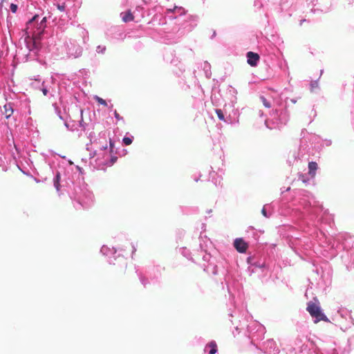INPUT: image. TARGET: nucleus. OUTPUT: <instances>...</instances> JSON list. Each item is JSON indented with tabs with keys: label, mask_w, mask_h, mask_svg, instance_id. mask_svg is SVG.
<instances>
[{
	"label": "nucleus",
	"mask_w": 354,
	"mask_h": 354,
	"mask_svg": "<svg viewBox=\"0 0 354 354\" xmlns=\"http://www.w3.org/2000/svg\"><path fill=\"white\" fill-rule=\"evenodd\" d=\"M46 17H44L41 21H40V23L38 24V31L39 32H44V30L46 27Z\"/></svg>",
	"instance_id": "10"
},
{
	"label": "nucleus",
	"mask_w": 354,
	"mask_h": 354,
	"mask_svg": "<svg viewBox=\"0 0 354 354\" xmlns=\"http://www.w3.org/2000/svg\"><path fill=\"white\" fill-rule=\"evenodd\" d=\"M10 10L12 12H14V13L16 12L17 10V6L16 4L11 3Z\"/></svg>",
	"instance_id": "19"
},
{
	"label": "nucleus",
	"mask_w": 354,
	"mask_h": 354,
	"mask_svg": "<svg viewBox=\"0 0 354 354\" xmlns=\"http://www.w3.org/2000/svg\"><path fill=\"white\" fill-rule=\"evenodd\" d=\"M59 178H60V177H59V174H57V175L56 176V180H55V181H57V182H59Z\"/></svg>",
	"instance_id": "21"
},
{
	"label": "nucleus",
	"mask_w": 354,
	"mask_h": 354,
	"mask_svg": "<svg viewBox=\"0 0 354 354\" xmlns=\"http://www.w3.org/2000/svg\"><path fill=\"white\" fill-rule=\"evenodd\" d=\"M260 99L265 107H266V108L271 107V104L266 99V97L262 96V97H261Z\"/></svg>",
	"instance_id": "12"
},
{
	"label": "nucleus",
	"mask_w": 354,
	"mask_h": 354,
	"mask_svg": "<svg viewBox=\"0 0 354 354\" xmlns=\"http://www.w3.org/2000/svg\"><path fill=\"white\" fill-rule=\"evenodd\" d=\"M109 264L112 272L118 274H124L127 266V259L123 256L118 255L113 259H110Z\"/></svg>",
	"instance_id": "2"
},
{
	"label": "nucleus",
	"mask_w": 354,
	"mask_h": 354,
	"mask_svg": "<svg viewBox=\"0 0 354 354\" xmlns=\"http://www.w3.org/2000/svg\"><path fill=\"white\" fill-rule=\"evenodd\" d=\"M123 22H129L134 20V16L131 10H128L120 14Z\"/></svg>",
	"instance_id": "7"
},
{
	"label": "nucleus",
	"mask_w": 354,
	"mask_h": 354,
	"mask_svg": "<svg viewBox=\"0 0 354 354\" xmlns=\"http://www.w3.org/2000/svg\"><path fill=\"white\" fill-rule=\"evenodd\" d=\"M37 18L38 15H35L31 19L28 21L27 23V26L26 29V35H27V31H36L38 32V24H37Z\"/></svg>",
	"instance_id": "6"
},
{
	"label": "nucleus",
	"mask_w": 354,
	"mask_h": 354,
	"mask_svg": "<svg viewBox=\"0 0 354 354\" xmlns=\"http://www.w3.org/2000/svg\"><path fill=\"white\" fill-rule=\"evenodd\" d=\"M43 32H39V31H27L26 39L27 42V46L30 50H32L34 49L38 50L41 48V44L40 41Z\"/></svg>",
	"instance_id": "1"
},
{
	"label": "nucleus",
	"mask_w": 354,
	"mask_h": 354,
	"mask_svg": "<svg viewBox=\"0 0 354 354\" xmlns=\"http://www.w3.org/2000/svg\"><path fill=\"white\" fill-rule=\"evenodd\" d=\"M246 57L248 59L247 62L251 66H256L260 59V57L257 53H253L252 51L248 52Z\"/></svg>",
	"instance_id": "5"
},
{
	"label": "nucleus",
	"mask_w": 354,
	"mask_h": 354,
	"mask_svg": "<svg viewBox=\"0 0 354 354\" xmlns=\"http://www.w3.org/2000/svg\"><path fill=\"white\" fill-rule=\"evenodd\" d=\"M55 185L56 186L57 189H58L59 182L55 181Z\"/></svg>",
	"instance_id": "22"
},
{
	"label": "nucleus",
	"mask_w": 354,
	"mask_h": 354,
	"mask_svg": "<svg viewBox=\"0 0 354 354\" xmlns=\"http://www.w3.org/2000/svg\"><path fill=\"white\" fill-rule=\"evenodd\" d=\"M57 8L58 10H59L60 11H64L65 8H66V4L64 3H63L62 5L60 4H57Z\"/></svg>",
	"instance_id": "17"
},
{
	"label": "nucleus",
	"mask_w": 354,
	"mask_h": 354,
	"mask_svg": "<svg viewBox=\"0 0 354 354\" xmlns=\"http://www.w3.org/2000/svg\"><path fill=\"white\" fill-rule=\"evenodd\" d=\"M262 213H263V214L264 216H266V209L264 208L262 209Z\"/></svg>",
	"instance_id": "23"
},
{
	"label": "nucleus",
	"mask_w": 354,
	"mask_h": 354,
	"mask_svg": "<svg viewBox=\"0 0 354 354\" xmlns=\"http://www.w3.org/2000/svg\"><path fill=\"white\" fill-rule=\"evenodd\" d=\"M216 113L218 118L221 120H225L224 114L223 113L222 110H221V109H216Z\"/></svg>",
	"instance_id": "13"
},
{
	"label": "nucleus",
	"mask_w": 354,
	"mask_h": 354,
	"mask_svg": "<svg viewBox=\"0 0 354 354\" xmlns=\"http://www.w3.org/2000/svg\"><path fill=\"white\" fill-rule=\"evenodd\" d=\"M114 116H115V119H116L118 121H120V120H123L122 117H121V116L120 115V114L117 112V111H114Z\"/></svg>",
	"instance_id": "18"
},
{
	"label": "nucleus",
	"mask_w": 354,
	"mask_h": 354,
	"mask_svg": "<svg viewBox=\"0 0 354 354\" xmlns=\"http://www.w3.org/2000/svg\"><path fill=\"white\" fill-rule=\"evenodd\" d=\"M211 349L209 351V354H215L217 351V346L215 342H211L207 344Z\"/></svg>",
	"instance_id": "11"
},
{
	"label": "nucleus",
	"mask_w": 354,
	"mask_h": 354,
	"mask_svg": "<svg viewBox=\"0 0 354 354\" xmlns=\"http://www.w3.org/2000/svg\"><path fill=\"white\" fill-rule=\"evenodd\" d=\"M301 180L304 182V183H306L307 180L304 178V176L303 175L301 176Z\"/></svg>",
	"instance_id": "20"
},
{
	"label": "nucleus",
	"mask_w": 354,
	"mask_h": 354,
	"mask_svg": "<svg viewBox=\"0 0 354 354\" xmlns=\"http://www.w3.org/2000/svg\"><path fill=\"white\" fill-rule=\"evenodd\" d=\"M122 141L125 145H130L132 143V139L129 137H124Z\"/></svg>",
	"instance_id": "15"
},
{
	"label": "nucleus",
	"mask_w": 354,
	"mask_h": 354,
	"mask_svg": "<svg viewBox=\"0 0 354 354\" xmlns=\"http://www.w3.org/2000/svg\"><path fill=\"white\" fill-rule=\"evenodd\" d=\"M234 246L236 250L241 253L245 252L248 248V243L241 238H238L234 240Z\"/></svg>",
	"instance_id": "4"
},
{
	"label": "nucleus",
	"mask_w": 354,
	"mask_h": 354,
	"mask_svg": "<svg viewBox=\"0 0 354 354\" xmlns=\"http://www.w3.org/2000/svg\"><path fill=\"white\" fill-rule=\"evenodd\" d=\"M306 310L315 318V324H317L320 321L329 322L328 317L322 313L321 308L317 304L310 301L308 303Z\"/></svg>",
	"instance_id": "3"
},
{
	"label": "nucleus",
	"mask_w": 354,
	"mask_h": 354,
	"mask_svg": "<svg viewBox=\"0 0 354 354\" xmlns=\"http://www.w3.org/2000/svg\"><path fill=\"white\" fill-rule=\"evenodd\" d=\"M95 100H96L99 104H102V105H104V106H107V103H106V102L104 100H103L102 98H101V97H98V96H95Z\"/></svg>",
	"instance_id": "14"
},
{
	"label": "nucleus",
	"mask_w": 354,
	"mask_h": 354,
	"mask_svg": "<svg viewBox=\"0 0 354 354\" xmlns=\"http://www.w3.org/2000/svg\"><path fill=\"white\" fill-rule=\"evenodd\" d=\"M318 169V165L315 162H310L308 163V174L311 178H314L316 175V171Z\"/></svg>",
	"instance_id": "8"
},
{
	"label": "nucleus",
	"mask_w": 354,
	"mask_h": 354,
	"mask_svg": "<svg viewBox=\"0 0 354 354\" xmlns=\"http://www.w3.org/2000/svg\"><path fill=\"white\" fill-rule=\"evenodd\" d=\"M43 93L46 95L47 94V90L46 88L43 89Z\"/></svg>",
	"instance_id": "24"
},
{
	"label": "nucleus",
	"mask_w": 354,
	"mask_h": 354,
	"mask_svg": "<svg viewBox=\"0 0 354 354\" xmlns=\"http://www.w3.org/2000/svg\"><path fill=\"white\" fill-rule=\"evenodd\" d=\"M3 113L6 118H9L13 113V109L11 104H6L3 106Z\"/></svg>",
	"instance_id": "9"
},
{
	"label": "nucleus",
	"mask_w": 354,
	"mask_h": 354,
	"mask_svg": "<svg viewBox=\"0 0 354 354\" xmlns=\"http://www.w3.org/2000/svg\"><path fill=\"white\" fill-rule=\"evenodd\" d=\"M176 10H179L180 15H185V14H186V11H185V10L184 8H178L177 6H175L174 10H169V11L174 12Z\"/></svg>",
	"instance_id": "16"
}]
</instances>
